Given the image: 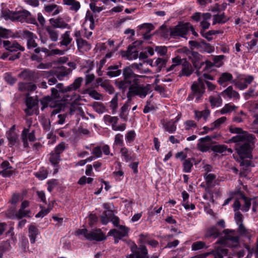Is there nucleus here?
<instances>
[{"label": "nucleus", "mask_w": 258, "mask_h": 258, "mask_svg": "<svg viewBox=\"0 0 258 258\" xmlns=\"http://www.w3.org/2000/svg\"><path fill=\"white\" fill-rule=\"evenodd\" d=\"M120 153L125 162H128L132 160L133 152L125 146H123L120 148Z\"/></svg>", "instance_id": "nucleus-29"}, {"label": "nucleus", "mask_w": 258, "mask_h": 258, "mask_svg": "<svg viewBox=\"0 0 258 258\" xmlns=\"http://www.w3.org/2000/svg\"><path fill=\"white\" fill-rule=\"evenodd\" d=\"M237 230L240 236L247 239L248 241L250 240L252 235L250 230L246 229L243 225H241L238 227Z\"/></svg>", "instance_id": "nucleus-25"}, {"label": "nucleus", "mask_w": 258, "mask_h": 258, "mask_svg": "<svg viewBox=\"0 0 258 258\" xmlns=\"http://www.w3.org/2000/svg\"><path fill=\"white\" fill-rule=\"evenodd\" d=\"M213 150L214 152L222 154L223 155H226L227 153L231 154L232 150L230 148H227L225 145H218L213 147Z\"/></svg>", "instance_id": "nucleus-28"}, {"label": "nucleus", "mask_w": 258, "mask_h": 258, "mask_svg": "<svg viewBox=\"0 0 258 258\" xmlns=\"http://www.w3.org/2000/svg\"><path fill=\"white\" fill-rule=\"evenodd\" d=\"M76 236H83L86 239L93 241H102L106 239L105 235L100 229L88 231L87 229H79L75 232Z\"/></svg>", "instance_id": "nucleus-6"}, {"label": "nucleus", "mask_w": 258, "mask_h": 258, "mask_svg": "<svg viewBox=\"0 0 258 258\" xmlns=\"http://www.w3.org/2000/svg\"><path fill=\"white\" fill-rule=\"evenodd\" d=\"M202 48L200 51H204L209 53H211L214 51V47L210 44L205 42L204 40L202 41Z\"/></svg>", "instance_id": "nucleus-53"}, {"label": "nucleus", "mask_w": 258, "mask_h": 258, "mask_svg": "<svg viewBox=\"0 0 258 258\" xmlns=\"http://www.w3.org/2000/svg\"><path fill=\"white\" fill-rule=\"evenodd\" d=\"M211 14L210 13H206L202 14V21L200 25L202 28L201 31L209 28L210 24L208 21L211 19Z\"/></svg>", "instance_id": "nucleus-33"}, {"label": "nucleus", "mask_w": 258, "mask_h": 258, "mask_svg": "<svg viewBox=\"0 0 258 258\" xmlns=\"http://www.w3.org/2000/svg\"><path fill=\"white\" fill-rule=\"evenodd\" d=\"M22 139L23 142L24 147H28V140L30 142L34 141L35 140L34 130H29L25 128L22 133Z\"/></svg>", "instance_id": "nucleus-14"}, {"label": "nucleus", "mask_w": 258, "mask_h": 258, "mask_svg": "<svg viewBox=\"0 0 258 258\" xmlns=\"http://www.w3.org/2000/svg\"><path fill=\"white\" fill-rule=\"evenodd\" d=\"M8 139L10 147L13 146L18 140V135L14 132H10L8 135Z\"/></svg>", "instance_id": "nucleus-51"}, {"label": "nucleus", "mask_w": 258, "mask_h": 258, "mask_svg": "<svg viewBox=\"0 0 258 258\" xmlns=\"http://www.w3.org/2000/svg\"><path fill=\"white\" fill-rule=\"evenodd\" d=\"M110 107L112 110V114H115L116 112V109L118 107V96L117 94H115V95L113 97L112 100L110 101Z\"/></svg>", "instance_id": "nucleus-54"}, {"label": "nucleus", "mask_w": 258, "mask_h": 258, "mask_svg": "<svg viewBox=\"0 0 258 258\" xmlns=\"http://www.w3.org/2000/svg\"><path fill=\"white\" fill-rule=\"evenodd\" d=\"M121 73L120 70L118 69L117 66H110L108 68L107 75L112 78L119 76Z\"/></svg>", "instance_id": "nucleus-37"}, {"label": "nucleus", "mask_w": 258, "mask_h": 258, "mask_svg": "<svg viewBox=\"0 0 258 258\" xmlns=\"http://www.w3.org/2000/svg\"><path fill=\"white\" fill-rule=\"evenodd\" d=\"M29 206V202L27 201H24L21 203L20 209L11 217L12 219H21L24 217H30L31 211L26 209Z\"/></svg>", "instance_id": "nucleus-11"}, {"label": "nucleus", "mask_w": 258, "mask_h": 258, "mask_svg": "<svg viewBox=\"0 0 258 258\" xmlns=\"http://www.w3.org/2000/svg\"><path fill=\"white\" fill-rule=\"evenodd\" d=\"M72 72V70L71 69H68L66 67L62 66L58 69L56 71V76L57 78L61 80L64 77L68 76L69 74H70Z\"/></svg>", "instance_id": "nucleus-31"}, {"label": "nucleus", "mask_w": 258, "mask_h": 258, "mask_svg": "<svg viewBox=\"0 0 258 258\" xmlns=\"http://www.w3.org/2000/svg\"><path fill=\"white\" fill-rule=\"evenodd\" d=\"M194 159L192 158H188L184 160L183 163V171L185 173H189L191 171V167L193 166V162Z\"/></svg>", "instance_id": "nucleus-42"}, {"label": "nucleus", "mask_w": 258, "mask_h": 258, "mask_svg": "<svg viewBox=\"0 0 258 258\" xmlns=\"http://www.w3.org/2000/svg\"><path fill=\"white\" fill-rule=\"evenodd\" d=\"M178 119H176V120H171L163 124V127L165 131L170 134L174 133L176 130V123Z\"/></svg>", "instance_id": "nucleus-30"}, {"label": "nucleus", "mask_w": 258, "mask_h": 258, "mask_svg": "<svg viewBox=\"0 0 258 258\" xmlns=\"http://www.w3.org/2000/svg\"><path fill=\"white\" fill-rule=\"evenodd\" d=\"M79 49H83L84 50H87L90 49L91 47L87 41L82 38L78 39L77 40Z\"/></svg>", "instance_id": "nucleus-47"}, {"label": "nucleus", "mask_w": 258, "mask_h": 258, "mask_svg": "<svg viewBox=\"0 0 258 258\" xmlns=\"http://www.w3.org/2000/svg\"><path fill=\"white\" fill-rule=\"evenodd\" d=\"M103 120L106 124H111L114 125L117 123L118 120V118L117 116H111L109 115H105L104 116Z\"/></svg>", "instance_id": "nucleus-50"}, {"label": "nucleus", "mask_w": 258, "mask_h": 258, "mask_svg": "<svg viewBox=\"0 0 258 258\" xmlns=\"http://www.w3.org/2000/svg\"><path fill=\"white\" fill-rule=\"evenodd\" d=\"M183 125L184 127V129L186 131H189L192 130V128H196L197 127V123L192 120H186L184 123Z\"/></svg>", "instance_id": "nucleus-56"}, {"label": "nucleus", "mask_w": 258, "mask_h": 258, "mask_svg": "<svg viewBox=\"0 0 258 258\" xmlns=\"http://www.w3.org/2000/svg\"><path fill=\"white\" fill-rule=\"evenodd\" d=\"M49 161L52 165L55 167L60 161V156L52 151L49 154Z\"/></svg>", "instance_id": "nucleus-39"}, {"label": "nucleus", "mask_w": 258, "mask_h": 258, "mask_svg": "<svg viewBox=\"0 0 258 258\" xmlns=\"http://www.w3.org/2000/svg\"><path fill=\"white\" fill-rule=\"evenodd\" d=\"M193 72L191 64L187 61H184L182 64V69L179 73L180 76H189Z\"/></svg>", "instance_id": "nucleus-24"}, {"label": "nucleus", "mask_w": 258, "mask_h": 258, "mask_svg": "<svg viewBox=\"0 0 258 258\" xmlns=\"http://www.w3.org/2000/svg\"><path fill=\"white\" fill-rule=\"evenodd\" d=\"M233 79V76L229 73H222L218 79V83L222 86H226V83Z\"/></svg>", "instance_id": "nucleus-34"}, {"label": "nucleus", "mask_w": 258, "mask_h": 258, "mask_svg": "<svg viewBox=\"0 0 258 258\" xmlns=\"http://www.w3.org/2000/svg\"><path fill=\"white\" fill-rule=\"evenodd\" d=\"M227 21V18L224 13L220 15H216L213 16V25H215L217 23H224Z\"/></svg>", "instance_id": "nucleus-43"}, {"label": "nucleus", "mask_w": 258, "mask_h": 258, "mask_svg": "<svg viewBox=\"0 0 258 258\" xmlns=\"http://www.w3.org/2000/svg\"><path fill=\"white\" fill-rule=\"evenodd\" d=\"M3 43L5 49L10 52H17L18 50L23 51L25 49L24 47L21 46L18 43L15 42L4 40L3 41Z\"/></svg>", "instance_id": "nucleus-17"}, {"label": "nucleus", "mask_w": 258, "mask_h": 258, "mask_svg": "<svg viewBox=\"0 0 258 258\" xmlns=\"http://www.w3.org/2000/svg\"><path fill=\"white\" fill-rule=\"evenodd\" d=\"M196 74L199 77L198 81L194 82L191 86V93L189 94L187 100L191 101L195 99V102L198 103L202 99L205 93V87L204 79L212 80H213V77L207 73L202 74L199 70H197Z\"/></svg>", "instance_id": "nucleus-2"}, {"label": "nucleus", "mask_w": 258, "mask_h": 258, "mask_svg": "<svg viewBox=\"0 0 258 258\" xmlns=\"http://www.w3.org/2000/svg\"><path fill=\"white\" fill-rule=\"evenodd\" d=\"M234 220L238 227L241 225H243L242 224L243 216L240 212H235Z\"/></svg>", "instance_id": "nucleus-64"}, {"label": "nucleus", "mask_w": 258, "mask_h": 258, "mask_svg": "<svg viewBox=\"0 0 258 258\" xmlns=\"http://www.w3.org/2000/svg\"><path fill=\"white\" fill-rule=\"evenodd\" d=\"M254 80L252 75H242L240 76L234 82L235 87L240 90H243L247 88Z\"/></svg>", "instance_id": "nucleus-10"}, {"label": "nucleus", "mask_w": 258, "mask_h": 258, "mask_svg": "<svg viewBox=\"0 0 258 258\" xmlns=\"http://www.w3.org/2000/svg\"><path fill=\"white\" fill-rule=\"evenodd\" d=\"M123 76L124 79L128 80L132 82H137L139 78H143L144 76L136 75L134 73L133 70L130 67H126L123 70Z\"/></svg>", "instance_id": "nucleus-16"}, {"label": "nucleus", "mask_w": 258, "mask_h": 258, "mask_svg": "<svg viewBox=\"0 0 258 258\" xmlns=\"http://www.w3.org/2000/svg\"><path fill=\"white\" fill-rule=\"evenodd\" d=\"M155 27L152 23H144L138 27L137 31H145V32H150L153 30Z\"/></svg>", "instance_id": "nucleus-46"}, {"label": "nucleus", "mask_w": 258, "mask_h": 258, "mask_svg": "<svg viewBox=\"0 0 258 258\" xmlns=\"http://www.w3.org/2000/svg\"><path fill=\"white\" fill-rule=\"evenodd\" d=\"M211 139L209 136H206L200 139V143L198 144V149L203 152H205L210 149V146L205 143V141H210Z\"/></svg>", "instance_id": "nucleus-32"}, {"label": "nucleus", "mask_w": 258, "mask_h": 258, "mask_svg": "<svg viewBox=\"0 0 258 258\" xmlns=\"http://www.w3.org/2000/svg\"><path fill=\"white\" fill-rule=\"evenodd\" d=\"M133 82L126 79L123 80H118L115 82L116 86L122 91H125L127 88L131 87V84Z\"/></svg>", "instance_id": "nucleus-35"}, {"label": "nucleus", "mask_w": 258, "mask_h": 258, "mask_svg": "<svg viewBox=\"0 0 258 258\" xmlns=\"http://www.w3.org/2000/svg\"><path fill=\"white\" fill-rule=\"evenodd\" d=\"M83 26L86 31L88 30L87 27L88 26L89 27L90 30H93L95 27L93 16L92 14L88 11L87 12L86 19L83 23Z\"/></svg>", "instance_id": "nucleus-20"}, {"label": "nucleus", "mask_w": 258, "mask_h": 258, "mask_svg": "<svg viewBox=\"0 0 258 258\" xmlns=\"http://www.w3.org/2000/svg\"><path fill=\"white\" fill-rule=\"evenodd\" d=\"M229 131L232 134H237V135L233 137L230 139V141L233 143L241 141L243 140H244L245 139L249 137H251V135H252V134H250L247 132L243 131L241 128L232 126L230 127Z\"/></svg>", "instance_id": "nucleus-9"}, {"label": "nucleus", "mask_w": 258, "mask_h": 258, "mask_svg": "<svg viewBox=\"0 0 258 258\" xmlns=\"http://www.w3.org/2000/svg\"><path fill=\"white\" fill-rule=\"evenodd\" d=\"M235 106L231 104H226L220 110V112L221 114L230 113L235 109Z\"/></svg>", "instance_id": "nucleus-57"}, {"label": "nucleus", "mask_w": 258, "mask_h": 258, "mask_svg": "<svg viewBox=\"0 0 258 258\" xmlns=\"http://www.w3.org/2000/svg\"><path fill=\"white\" fill-rule=\"evenodd\" d=\"M38 101L36 99L31 97H27L26 99V105L27 108L24 110L28 115H32L34 113V109L37 106Z\"/></svg>", "instance_id": "nucleus-15"}, {"label": "nucleus", "mask_w": 258, "mask_h": 258, "mask_svg": "<svg viewBox=\"0 0 258 258\" xmlns=\"http://www.w3.org/2000/svg\"><path fill=\"white\" fill-rule=\"evenodd\" d=\"M49 22L51 26L54 28H69V25L66 23L62 18H51Z\"/></svg>", "instance_id": "nucleus-22"}, {"label": "nucleus", "mask_w": 258, "mask_h": 258, "mask_svg": "<svg viewBox=\"0 0 258 258\" xmlns=\"http://www.w3.org/2000/svg\"><path fill=\"white\" fill-rule=\"evenodd\" d=\"M254 136L252 135L251 137L247 138L244 140L234 142L235 143V147L238 154L241 158H248L251 152V147L250 143L255 139Z\"/></svg>", "instance_id": "nucleus-4"}, {"label": "nucleus", "mask_w": 258, "mask_h": 258, "mask_svg": "<svg viewBox=\"0 0 258 258\" xmlns=\"http://www.w3.org/2000/svg\"><path fill=\"white\" fill-rule=\"evenodd\" d=\"M169 32H196L194 27L189 23L182 22H178V25L173 28L170 27H168L166 24H164L155 32H169Z\"/></svg>", "instance_id": "nucleus-5"}, {"label": "nucleus", "mask_w": 258, "mask_h": 258, "mask_svg": "<svg viewBox=\"0 0 258 258\" xmlns=\"http://www.w3.org/2000/svg\"><path fill=\"white\" fill-rule=\"evenodd\" d=\"M136 133L133 130L128 132L125 135V140L127 144L132 143L135 139Z\"/></svg>", "instance_id": "nucleus-62"}, {"label": "nucleus", "mask_w": 258, "mask_h": 258, "mask_svg": "<svg viewBox=\"0 0 258 258\" xmlns=\"http://www.w3.org/2000/svg\"><path fill=\"white\" fill-rule=\"evenodd\" d=\"M130 228L123 225H119L118 229L111 230L109 232L110 235L113 237H120L122 238L128 236Z\"/></svg>", "instance_id": "nucleus-12"}, {"label": "nucleus", "mask_w": 258, "mask_h": 258, "mask_svg": "<svg viewBox=\"0 0 258 258\" xmlns=\"http://www.w3.org/2000/svg\"><path fill=\"white\" fill-rule=\"evenodd\" d=\"M139 240L141 243H147L153 247H156L158 245V242L157 240L149 239L147 235L140 234Z\"/></svg>", "instance_id": "nucleus-26"}, {"label": "nucleus", "mask_w": 258, "mask_h": 258, "mask_svg": "<svg viewBox=\"0 0 258 258\" xmlns=\"http://www.w3.org/2000/svg\"><path fill=\"white\" fill-rule=\"evenodd\" d=\"M37 21L39 23V25H38L40 30H46L47 32H52V28L50 26H46L45 25V20L41 13H39L37 14Z\"/></svg>", "instance_id": "nucleus-23"}, {"label": "nucleus", "mask_w": 258, "mask_h": 258, "mask_svg": "<svg viewBox=\"0 0 258 258\" xmlns=\"http://www.w3.org/2000/svg\"><path fill=\"white\" fill-rule=\"evenodd\" d=\"M241 198L244 202V205L241 207V210L244 212H246L250 209L251 201L252 199L248 198L243 195L242 196Z\"/></svg>", "instance_id": "nucleus-49"}, {"label": "nucleus", "mask_w": 258, "mask_h": 258, "mask_svg": "<svg viewBox=\"0 0 258 258\" xmlns=\"http://www.w3.org/2000/svg\"><path fill=\"white\" fill-rule=\"evenodd\" d=\"M186 54L196 68H198L200 66L204 64L203 62H200L202 56L198 52L187 50Z\"/></svg>", "instance_id": "nucleus-13"}, {"label": "nucleus", "mask_w": 258, "mask_h": 258, "mask_svg": "<svg viewBox=\"0 0 258 258\" xmlns=\"http://www.w3.org/2000/svg\"><path fill=\"white\" fill-rule=\"evenodd\" d=\"M64 4L71 6V10L75 12L78 11L81 7L80 4L76 0H63Z\"/></svg>", "instance_id": "nucleus-38"}, {"label": "nucleus", "mask_w": 258, "mask_h": 258, "mask_svg": "<svg viewBox=\"0 0 258 258\" xmlns=\"http://www.w3.org/2000/svg\"><path fill=\"white\" fill-rule=\"evenodd\" d=\"M61 40L60 42L61 45H68L72 41V38H70L69 33H63L61 37Z\"/></svg>", "instance_id": "nucleus-60"}, {"label": "nucleus", "mask_w": 258, "mask_h": 258, "mask_svg": "<svg viewBox=\"0 0 258 258\" xmlns=\"http://www.w3.org/2000/svg\"><path fill=\"white\" fill-rule=\"evenodd\" d=\"M149 90L150 88L148 85L146 86L138 85L136 82L130 87L127 96L128 97L129 96L137 95L141 98H144L149 93Z\"/></svg>", "instance_id": "nucleus-7"}, {"label": "nucleus", "mask_w": 258, "mask_h": 258, "mask_svg": "<svg viewBox=\"0 0 258 258\" xmlns=\"http://www.w3.org/2000/svg\"><path fill=\"white\" fill-rule=\"evenodd\" d=\"M225 58V56L223 55H216L213 57V65L216 67L219 68L221 67L223 64V60ZM206 67H212L213 64L210 61H207L206 62Z\"/></svg>", "instance_id": "nucleus-27"}, {"label": "nucleus", "mask_w": 258, "mask_h": 258, "mask_svg": "<svg viewBox=\"0 0 258 258\" xmlns=\"http://www.w3.org/2000/svg\"><path fill=\"white\" fill-rule=\"evenodd\" d=\"M206 247L205 242L201 241H198L194 242L191 245V250L193 251H196L200 250Z\"/></svg>", "instance_id": "nucleus-59"}, {"label": "nucleus", "mask_w": 258, "mask_h": 258, "mask_svg": "<svg viewBox=\"0 0 258 258\" xmlns=\"http://www.w3.org/2000/svg\"><path fill=\"white\" fill-rule=\"evenodd\" d=\"M113 216L112 211L108 210L103 213L101 216V221L103 224L106 225L110 221L111 217Z\"/></svg>", "instance_id": "nucleus-41"}, {"label": "nucleus", "mask_w": 258, "mask_h": 258, "mask_svg": "<svg viewBox=\"0 0 258 258\" xmlns=\"http://www.w3.org/2000/svg\"><path fill=\"white\" fill-rule=\"evenodd\" d=\"M139 57V53L135 47L128 48L126 52V57L128 60L136 59Z\"/></svg>", "instance_id": "nucleus-40"}, {"label": "nucleus", "mask_w": 258, "mask_h": 258, "mask_svg": "<svg viewBox=\"0 0 258 258\" xmlns=\"http://www.w3.org/2000/svg\"><path fill=\"white\" fill-rule=\"evenodd\" d=\"M2 16L6 20H10L21 23L26 22L38 26L35 18L29 11L25 10L15 12L4 10L2 11Z\"/></svg>", "instance_id": "nucleus-3"}, {"label": "nucleus", "mask_w": 258, "mask_h": 258, "mask_svg": "<svg viewBox=\"0 0 258 258\" xmlns=\"http://www.w3.org/2000/svg\"><path fill=\"white\" fill-rule=\"evenodd\" d=\"M188 33H163L162 36L164 38H167L168 40L171 39H179L180 37L185 38Z\"/></svg>", "instance_id": "nucleus-48"}, {"label": "nucleus", "mask_w": 258, "mask_h": 258, "mask_svg": "<svg viewBox=\"0 0 258 258\" xmlns=\"http://www.w3.org/2000/svg\"><path fill=\"white\" fill-rule=\"evenodd\" d=\"M59 7L55 4H50L44 7V10L48 13H50L53 12L52 15L55 16L58 14L60 10Z\"/></svg>", "instance_id": "nucleus-36"}, {"label": "nucleus", "mask_w": 258, "mask_h": 258, "mask_svg": "<svg viewBox=\"0 0 258 258\" xmlns=\"http://www.w3.org/2000/svg\"><path fill=\"white\" fill-rule=\"evenodd\" d=\"M35 175L39 180H42L47 178L48 173L46 169L44 168H42L35 173Z\"/></svg>", "instance_id": "nucleus-55"}, {"label": "nucleus", "mask_w": 258, "mask_h": 258, "mask_svg": "<svg viewBox=\"0 0 258 258\" xmlns=\"http://www.w3.org/2000/svg\"><path fill=\"white\" fill-rule=\"evenodd\" d=\"M33 76V72L29 71H24L22 72L19 75V76L26 80H31L32 77Z\"/></svg>", "instance_id": "nucleus-61"}, {"label": "nucleus", "mask_w": 258, "mask_h": 258, "mask_svg": "<svg viewBox=\"0 0 258 258\" xmlns=\"http://www.w3.org/2000/svg\"><path fill=\"white\" fill-rule=\"evenodd\" d=\"M221 93H216L209 97V101L212 108L218 107L222 104Z\"/></svg>", "instance_id": "nucleus-21"}, {"label": "nucleus", "mask_w": 258, "mask_h": 258, "mask_svg": "<svg viewBox=\"0 0 258 258\" xmlns=\"http://www.w3.org/2000/svg\"><path fill=\"white\" fill-rule=\"evenodd\" d=\"M67 146L64 142L60 143L53 150L54 152L60 155L66 149Z\"/></svg>", "instance_id": "nucleus-63"}, {"label": "nucleus", "mask_w": 258, "mask_h": 258, "mask_svg": "<svg viewBox=\"0 0 258 258\" xmlns=\"http://www.w3.org/2000/svg\"><path fill=\"white\" fill-rule=\"evenodd\" d=\"M24 37H26L27 39V47L29 49L35 48L37 46V43L35 42V40L32 37L33 33H24Z\"/></svg>", "instance_id": "nucleus-45"}, {"label": "nucleus", "mask_w": 258, "mask_h": 258, "mask_svg": "<svg viewBox=\"0 0 258 258\" xmlns=\"http://www.w3.org/2000/svg\"><path fill=\"white\" fill-rule=\"evenodd\" d=\"M226 119L227 118L225 116H223L217 119L211 124V130H214L215 128L219 127L222 124L225 122Z\"/></svg>", "instance_id": "nucleus-52"}, {"label": "nucleus", "mask_w": 258, "mask_h": 258, "mask_svg": "<svg viewBox=\"0 0 258 258\" xmlns=\"http://www.w3.org/2000/svg\"><path fill=\"white\" fill-rule=\"evenodd\" d=\"M220 235V232L218 228L215 226L210 228L207 231L206 237H212L214 238L218 237Z\"/></svg>", "instance_id": "nucleus-44"}, {"label": "nucleus", "mask_w": 258, "mask_h": 258, "mask_svg": "<svg viewBox=\"0 0 258 258\" xmlns=\"http://www.w3.org/2000/svg\"><path fill=\"white\" fill-rule=\"evenodd\" d=\"M243 96L245 100H248L250 98H255V89L250 88L246 92L243 93Z\"/></svg>", "instance_id": "nucleus-58"}, {"label": "nucleus", "mask_w": 258, "mask_h": 258, "mask_svg": "<svg viewBox=\"0 0 258 258\" xmlns=\"http://www.w3.org/2000/svg\"><path fill=\"white\" fill-rule=\"evenodd\" d=\"M221 94L224 98L238 100L240 98L239 94L234 90L231 86H229L222 91Z\"/></svg>", "instance_id": "nucleus-18"}, {"label": "nucleus", "mask_w": 258, "mask_h": 258, "mask_svg": "<svg viewBox=\"0 0 258 258\" xmlns=\"http://www.w3.org/2000/svg\"><path fill=\"white\" fill-rule=\"evenodd\" d=\"M130 249L132 253L129 254L130 258H149L148 249L144 245L138 247L135 243L133 242Z\"/></svg>", "instance_id": "nucleus-8"}, {"label": "nucleus", "mask_w": 258, "mask_h": 258, "mask_svg": "<svg viewBox=\"0 0 258 258\" xmlns=\"http://www.w3.org/2000/svg\"><path fill=\"white\" fill-rule=\"evenodd\" d=\"M83 80L82 78H78L74 81L73 84L63 88H61L62 84L61 83L58 84L56 86L59 89L58 90L54 88H52L51 89V95L54 99H56V101L53 102L49 101L45 104L44 103V101H42L41 103L43 106L41 109L43 110L48 106L52 108L53 109L51 114V116H53L64 109L66 102L73 101V102L76 103L79 100V98L80 96L77 95L73 91L80 88Z\"/></svg>", "instance_id": "nucleus-1"}, {"label": "nucleus", "mask_w": 258, "mask_h": 258, "mask_svg": "<svg viewBox=\"0 0 258 258\" xmlns=\"http://www.w3.org/2000/svg\"><path fill=\"white\" fill-rule=\"evenodd\" d=\"M40 234L38 229L34 225L31 224L28 227V236L31 244L36 242L37 236Z\"/></svg>", "instance_id": "nucleus-19"}]
</instances>
